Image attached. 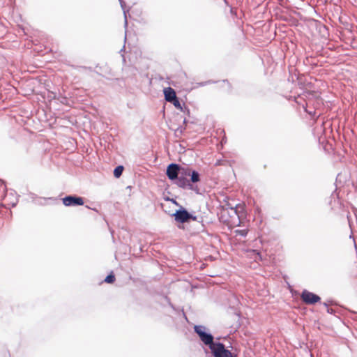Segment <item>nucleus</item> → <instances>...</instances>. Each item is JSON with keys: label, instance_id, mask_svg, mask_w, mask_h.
Listing matches in <instances>:
<instances>
[{"label": "nucleus", "instance_id": "7ed1b4c3", "mask_svg": "<svg viewBox=\"0 0 357 357\" xmlns=\"http://www.w3.org/2000/svg\"><path fill=\"white\" fill-rule=\"evenodd\" d=\"M191 170L189 168H181L179 172V175L176 178V184L183 188H185L190 186V181L188 177L190 176Z\"/></svg>", "mask_w": 357, "mask_h": 357}, {"label": "nucleus", "instance_id": "2eb2a0df", "mask_svg": "<svg viewBox=\"0 0 357 357\" xmlns=\"http://www.w3.org/2000/svg\"><path fill=\"white\" fill-rule=\"evenodd\" d=\"M222 83L224 84H226L228 86L229 89L231 88V84L229 83V82L227 80H223Z\"/></svg>", "mask_w": 357, "mask_h": 357}, {"label": "nucleus", "instance_id": "dca6fc26", "mask_svg": "<svg viewBox=\"0 0 357 357\" xmlns=\"http://www.w3.org/2000/svg\"><path fill=\"white\" fill-rule=\"evenodd\" d=\"M172 202L175 204H177V202L174 200L172 199Z\"/></svg>", "mask_w": 357, "mask_h": 357}, {"label": "nucleus", "instance_id": "9b49d317", "mask_svg": "<svg viewBox=\"0 0 357 357\" xmlns=\"http://www.w3.org/2000/svg\"><path fill=\"white\" fill-rule=\"evenodd\" d=\"M190 176L192 182L196 183L199 181V175L196 171L191 172Z\"/></svg>", "mask_w": 357, "mask_h": 357}, {"label": "nucleus", "instance_id": "1a4fd4ad", "mask_svg": "<svg viewBox=\"0 0 357 357\" xmlns=\"http://www.w3.org/2000/svg\"><path fill=\"white\" fill-rule=\"evenodd\" d=\"M248 256L251 258H253L255 261H259L262 260L261 254L255 250H248Z\"/></svg>", "mask_w": 357, "mask_h": 357}, {"label": "nucleus", "instance_id": "0eeeda50", "mask_svg": "<svg viewBox=\"0 0 357 357\" xmlns=\"http://www.w3.org/2000/svg\"><path fill=\"white\" fill-rule=\"evenodd\" d=\"M181 167L176 164H170L167 168V176L170 180H176L179 175Z\"/></svg>", "mask_w": 357, "mask_h": 357}, {"label": "nucleus", "instance_id": "f03ea898", "mask_svg": "<svg viewBox=\"0 0 357 357\" xmlns=\"http://www.w3.org/2000/svg\"><path fill=\"white\" fill-rule=\"evenodd\" d=\"M204 328L202 326H195L194 330L199 335L200 340L209 346L214 357H234L230 351L226 349L222 343H214L213 337L204 331Z\"/></svg>", "mask_w": 357, "mask_h": 357}, {"label": "nucleus", "instance_id": "20e7f679", "mask_svg": "<svg viewBox=\"0 0 357 357\" xmlns=\"http://www.w3.org/2000/svg\"><path fill=\"white\" fill-rule=\"evenodd\" d=\"M302 301L306 305H314L320 301L321 298L306 289L303 290L301 294Z\"/></svg>", "mask_w": 357, "mask_h": 357}, {"label": "nucleus", "instance_id": "9d476101", "mask_svg": "<svg viewBox=\"0 0 357 357\" xmlns=\"http://www.w3.org/2000/svg\"><path fill=\"white\" fill-rule=\"evenodd\" d=\"M123 171V166L119 165V166L116 167L114 170V176L116 178H119L121 176Z\"/></svg>", "mask_w": 357, "mask_h": 357}, {"label": "nucleus", "instance_id": "4468645a", "mask_svg": "<svg viewBox=\"0 0 357 357\" xmlns=\"http://www.w3.org/2000/svg\"><path fill=\"white\" fill-rule=\"evenodd\" d=\"M114 281H115V276L112 273L111 274H109V275H107L105 279V282L107 283L112 284V283H114Z\"/></svg>", "mask_w": 357, "mask_h": 357}, {"label": "nucleus", "instance_id": "39448f33", "mask_svg": "<svg viewBox=\"0 0 357 357\" xmlns=\"http://www.w3.org/2000/svg\"><path fill=\"white\" fill-rule=\"evenodd\" d=\"M174 216L175 220L181 223L186 222L190 219H192L193 220H196L195 217H192V215L185 209L176 211Z\"/></svg>", "mask_w": 357, "mask_h": 357}, {"label": "nucleus", "instance_id": "ddd939ff", "mask_svg": "<svg viewBox=\"0 0 357 357\" xmlns=\"http://www.w3.org/2000/svg\"><path fill=\"white\" fill-rule=\"evenodd\" d=\"M170 102L172 103L176 109H180L181 111L183 110L181 105L177 97L174 98V100H172Z\"/></svg>", "mask_w": 357, "mask_h": 357}, {"label": "nucleus", "instance_id": "f8f14e48", "mask_svg": "<svg viewBox=\"0 0 357 357\" xmlns=\"http://www.w3.org/2000/svg\"><path fill=\"white\" fill-rule=\"evenodd\" d=\"M234 233L236 236L240 235L241 236H246V235L248 233V229H236L234 231Z\"/></svg>", "mask_w": 357, "mask_h": 357}, {"label": "nucleus", "instance_id": "423d86ee", "mask_svg": "<svg viewBox=\"0 0 357 357\" xmlns=\"http://www.w3.org/2000/svg\"><path fill=\"white\" fill-rule=\"evenodd\" d=\"M62 202L66 206H82L84 204L83 198L75 196H66L62 199Z\"/></svg>", "mask_w": 357, "mask_h": 357}, {"label": "nucleus", "instance_id": "f257e3e1", "mask_svg": "<svg viewBox=\"0 0 357 357\" xmlns=\"http://www.w3.org/2000/svg\"><path fill=\"white\" fill-rule=\"evenodd\" d=\"M245 217V209L244 204H239L234 207L228 204L222 206L220 219L229 227H235L240 226L241 219Z\"/></svg>", "mask_w": 357, "mask_h": 357}, {"label": "nucleus", "instance_id": "6e6552de", "mask_svg": "<svg viewBox=\"0 0 357 357\" xmlns=\"http://www.w3.org/2000/svg\"><path fill=\"white\" fill-rule=\"evenodd\" d=\"M163 91L165 98L167 102H171L172 100H174V99L176 98L175 91L171 87L164 89Z\"/></svg>", "mask_w": 357, "mask_h": 357}]
</instances>
